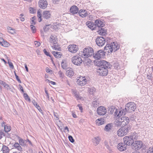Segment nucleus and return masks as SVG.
<instances>
[{
    "instance_id": "56",
    "label": "nucleus",
    "mask_w": 153,
    "mask_h": 153,
    "mask_svg": "<svg viewBox=\"0 0 153 153\" xmlns=\"http://www.w3.org/2000/svg\"><path fill=\"white\" fill-rule=\"evenodd\" d=\"M46 81H48L49 82V83H50L52 85H55L56 84L55 82L52 81H50L49 79H46Z\"/></svg>"
},
{
    "instance_id": "50",
    "label": "nucleus",
    "mask_w": 153,
    "mask_h": 153,
    "mask_svg": "<svg viewBox=\"0 0 153 153\" xmlns=\"http://www.w3.org/2000/svg\"><path fill=\"white\" fill-rule=\"evenodd\" d=\"M49 26H50L49 25H46L45 26L44 28V31L45 32H46L49 29V27H48Z\"/></svg>"
},
{
    "instance_id": "31",
    "label": "nucleus",
    "mask_w": 153,
    "mask_h": 153,
    "mask_svg": "<svg viewBox=\"0 0 153 153\" xmlns=\"http://www.w3.org/2000/svg\"><path fill=\"white\" fill-rule=\"evenodd\" d=\"M18 138H19V144L22 146H26V141L25 140H24L19 137Z\"/></svg>"
},
{
    "instance_id": "3",
    "label": "nucleus",
    "mask_w": 153,
    "mask_h": 153,
    "mask_svg": "<svg viewBox=\"0 0 153 153\" xmlns=\"http://www.w3.org/2000/svg\"><path fill=\"white\" fill-rule=\"evenodd\" d=\"M129 122V120L128 117L123 116L117 118L115 120L114 123L116 126H119L122 125H127Z\"/></svg>"
},
{
    "instance_id": "9",
    "label": "nucleus",
    "mask_w": 153,
    "mask_h": 153,
    "mask_svg": "<svg viewBox=\"0 0 153 153\" xmlns=\"http://www.w3.org/2000/svg\"><path fill=\"white\" fill-rule=\"evenodd\" d=\"M68 51L71 53H75L79 50L78 46L75 44H71L68 47Z\"/></svg>"
},
{
    "instance_id": "1",
    "label": "nucleus",
    "mask_w": 153,
    "mask_h": 153,
    "mask_svg": "<svg viewBox=\"0 0 153 153\" xmlns=\"http://www.w3.org/2000/svg\"><path fill=\"white\" fill-rule=\"evenodd\" d=\"M96 65L99 66L97 72L100 75L106 76L108 73L107 68L108 62L105 60H96L95 61Z\"/></svg>"
},
{
    "instance_id": "19",
    "label": "nucleus",
    "mask_w": 153,
    "mask_h": 153,
    "mask_svg": "<svg viewBox=\"0 0 153 153\" xmlns=\"http://www.w3.org/2000/svg\"><path fill=\"white\" fill-rule=\"evenodd\" d=\"M0 44L2 46L7 47L10 45V44L7 41L4 40L3 38L0 37Z\"/></svg>"
},
{
    "instance_id": "36",
    "label": "nucleus",
    "mask_w": 153,
    "mask_h": 153,
    "mask_svg": "<svg viewBox=\"0 0 153 153\" xmlns=\"http://www.w3.org/2000/svg\"><path fill=\"white\" fill-rule=\"evenodd\" d=\"M51 38L52 39V43H57V38L56 37V36H51Z\"/></svg>"
},
{
    "instance_id": "59",
    "label": "nucleus",
    "mask_w": 153,
    "mask_h": 153,
    "mask_svg": "<svg viewBox=\"0 0 153 153\" xmlns=\"http://www.w3.org/2000/svg\"><path fill=\"white\" fill-rule=\"evenodd\" d=\"M45 70L46 72L47 73H50L52 71L48 67L46 68Z\"/></svg>"
},
{
    "instance_id": "62",
    "label": "nucleus",
    "mask_w": 153,
    "mask_h": 153,
    "mask_svg": "<svg viewBox=\"0 0 153 153\" xmlns=\"http://www.w3.org/2000/svg\"><path fill=\"white\" fill-rule=\"evenodd\" d=\"M61 56L63 57V56H62V54L61 52H58V57L60 58L61 57Z\"/></svg>"
},
{
    "instance_id": "64",
    "label": "nucleus",
    "mask_w": 153,
    "mask_h": 153,
    "mask_svg": "<svg viewBox=\"0 0 153 153\" xmlns=\"http://www.w3.org/2000/svg\"><path fill=\"white\" fill-rule=\"evenodd\" d=\"M5 124V123L3 121L1 123V126L2 127H4L5 126H6Z\"/></svg>"
},
{
    "instance_id": "39",
    "label": "nucleus",
    "mask_w": 153,
    "mask_h": 153,
    "mask_svg": "<svg viewBox=\"0 0 153 153\" xmlns=\"http://www.w3.org/2000/svg\"><path fill=\"white\" fill-rule=\"evenodd\" d=\"M24 97L26 100H27L29 102H30V97L28 96V95L26 93H25L24 94Z\"/></svg>"
},
{
    "instance_id": "44",
    "label": "nucleus",
    "mask_w": 153,
    "mask_h": 153,
    "mask_svg": "<svg viewBox=\"0 0 153 153\" xmlns=\"http://www.w3.org/2000/svg\"><path fill=\"white\" fill-rule=\"evenodd\" d=\"M32 103L37 108H38L39 109H40V106L39 105L37 104V102H36V101L34 100H33L32 101Z\"/></svg>"
},
{
    "instance_id": "46",
    "label": "nucleus",
    "mask_w": 153,
    "mask_h": 153,
    "mask_svg": "<svg viewBox=\"0 0 153 153\" xmlns=\"http://www.w3.org/2000/svg\"><path fill=\"white\" fill-rule=\"evenodd\" d=\"M147 153H153V146L149 148L147 150Z\"/></svg>"
},
{
    "instance_id": "48",
    "label": "nucleus",
    "mask_w": 153,
    "mask_h": 153,
    "mask_svg": "<svg viewBox=\"0 0 153 153\" xmlns=\"http://www.w3.org/2000/svg\"><path fill=\"white\" fill-rule=\"evenodd\" d=\"M8 64H9V66L10 68L13 69L14 68V67L13 63L9 61L8 62Z\"/></svg>"
},
{
    "instance_id": "47",
    "label": "nucleus",
    "mask_w": 153,
    "mask_h": 153,
    "mask_svg": "<svg viewBox=\"0 0 153 153\" xmlns=\"http://www.w3.org/2000/svg\"><path fill=\"white\" fill-rule=\"evenodd\" d=\"M43 52L46 55H47V56H49L50 57H51V56L50 55L49 53L48 52H47L46 49H44Z\"/></svg>"
},
{
    "instance_id": "43",
    "label": "nucleus",
    "mask_w": 153,
    "mask_h": 153,
    "mask_svg": "<svg viewBox=\"0 0 153 153\" xmlns=\"http://www.w3.org/2000/svg\"><path fill=\"white\" fill-rule=\"evenodd\" d=\"M51 28L54 30H56L57 28V23L56 22L54 23L51 26Z\"/></svg>"
},
{
    "instance_id": "4",
    "label": "nucleus",
    "mask_w": 153,
    "mask_h": 153,
    "mask_svg": "<svg viewBox=\"0 0 153 153\" xmlns=\"http://www.w3.org/2000/svg\"><path fill=\"white\" fill-rule=\"evenodd\" d=\"M129 130V127L128 126H122L117 131V134L118 137H122L128 133Z\"/></svg>"
},
{
    "instance_id": "61",
    "label": "nucleus",
    "mask_w": 153,
    "mask_h": 153,
    "mask_svg": "<svg viewBox=\"0 0 153 153\" xmlns=\"http://www.w3.org/2000/svg\"><path fill=\"white\" fill-rule=\"evenodd\" d=\"M19 86L20 89L21 91L23 93L24 92V91L23 90V89L22 87L20 84L19 85Z\"/></svg>"
},
{
    "instance_id": "49",
    "label": "nucleus",
    "mask_w": 153,
    "mask_h": 153,
    "mask_svg": "<svg viewBox=\"0 0 153 153\" xmlns=\"http://www.w3.org/2000/svg\"><path fill=\"white\" fill-rule=\"evenodd\" d=\"M15 75L16 80L19 82L20 83H21L22 82L19 79V76L17 75L15 72Z\"/></svg>"
},
{
    "instance_id": "45",
    "label": "nucleus",
    "mask_w": 153,
    "mask_h": 153,
    "mask_svg": "<svg viewBox=\"0 0 153 153\" xmlns=\"http://www.w3.org/2000/svg\"><path fill=\"white\" fill-rule=\"evenodd\" d=\"M37 13L38 17L39 18V19H38V21L40 22L42 21V19H41V14L39 10L37 11Z\"/></svg>"
},
{
    "instance_id": "13",
    "label": "nucleus",
    "mask_w": 153,
    "mask_h": 153,
    "mask_svg": "<svg viewBox=\"0 0 153 153\" xmlns=\"http://www.w3.org/2000/svg\"><path fill=\"white\" fill-rule=\"evenodd\" d=\"M106 110L105 108L102 106L99 107L97 110V114L100 115H103L105 114L106 113Z\"/></svg>"
},
{
    "instance_id": "18",
    "label": "nucleus",
    "mask_w": 153,
    "mask_h": 153,
    "mask_svg": "<svg viewBox=\"0 0 153 153\" xmlns=\"http://www.w3.org/2000/svg\"><path fill=\"white\" fill-rule=\"evenodd\" d=\"M79 11L78 8L76 5H73L71 7L70 12L73 14L77 13Z\"/></svg>"
},
{
    "instance_id": "30",
    "label": "nucleus",
    "mask_w": 153,
    "mask_h": 153,
    "mask_svg": "<svg viewBox=\"0 0 153 153\" xmlns=\"http://www.w3.org/2000/svg\"><path fill=\"white\" fill-rule=\"evenodd\" d=\"M13 148L19 151H22V148L21 145L18 143H15L13 146Z\"/></svg>"
},
{
    "instance_id": "60",
    "label": "nucleus",
    "mask_w": 153,
    "mask_h": 153,
    "mask_svg": "<svg viewBox=\"0 0 153 153\" xmlns=\"http://www.w3.org/2000/svg\"><path fill=\"white\" fill-rule=\"evenodd\" d=\"M30 13H34V9L32 7H30Z\"/></svg>"
},
{
    "instance_id": "58",
    "label": "nucleus",
    "mask_w": 153,
    "mask_h": 153,
    "mask_svg": "<svg viewBox=\"0 0 153 153\" xmlns=\"http://www.w3.org/2000/svg\"><path fill=\"white\" fill-rule=\"evenodd\" d=\"M77 106L79 107V109L80 110L81 112H82L83 111V108L81 105L80 104H78V105Z\"/></svg>"
},
{
    "instance_id": "42",
    "label": "nucleus",
    "mask_w": 153,
    "mask_h": 153,
    "mask_svg": "<svg viewBox=\"0 0 153 153\" xmlns=\"http://www.w3.org/2000/svg\"><path fill=\"white\" fill-rule=\"evenodd\" d=\"M30 27L32 32L33 33H35L36 31V29L35 27L32 25H31Z\"/></svg>"
},
{
    "instance_id": "63",
    "label": "nucleus",
    "mask_w": 153,
    "mask_h": 153,
    "mask_svg": "<svg viewBox=\"0 0 153 153\" xmlns=\"http://www.w3.org/2000/svg\"><path fill=\"white\" fill-rule=\"evenodd\" d=\"M64 130L67 131L68 132H69V131L68 127L67 126H66L64 128Z\"/></svg>"
},
{
    "instance_id": "37",
    "label": "nucleus",
    "mask_w": 153,
    "mask_h": 153,
    "mask_svg": "<svg viewBox=\"0 0 153 153\" xmlns=\"http://www.w3.org/2000/svg\"><path fill=\"white\" fill-rule=\"evenodd\" d=\"M99 102L98 100H94L92 102V104L94 107H97L99 106Z\"/></svg>"
},
{
    "instance_id": "12",
    "label": "nucleus",
    "mask_w": 153,
    "mask_h": 153,
    "mask_svg": "<svg viewBox=\"0 0 153 153\" xmlns=\"http://www.w3.org/2000/svg\"><path fill=\"white\" fill-rule=\"evenodd\" d=\"M143 143L142 141L140 140H136L134 142L133 146L136 149L139 150L142 148L143 146Z\"/></svg>"
},
{
    "instance_id": "33",
    "label": "nucleus",
    "mask_w": 153,
    "mask_h": 153,
    "mask_svg": "<svg viewBox=\"0 0 153 153\" xmlns=\"http://www.w3.org/2000/svg\"><path fill=\"white\" fill-rule=\"evenodd\" d=\"M112 127L111 124H108L105 126L104 129L106 131H109L111 129Z\"/></svg>"
},
{
    "instance_id": "55",
    "label": "nucleus",
    "mask_w": 153,
    "mask_h": 153,
    "mask_svg": "<svg viewBox=\"0 0 153 153\" xmlns=\"http://www.w3.org/2000/svg\"><path fill=\"white\" fill-rule=\"evenodd\" d=\"M52 53L56 58L57 57V51L55 52L54 51H52Z\"/></svg>"
},
{
    "instance_id": "11",
    "label": "nucleus",
    "mask_w": 153,
    "mask_h": 153,
    "mask_svg": "<svg viewBox=\"0 0 153 153\" xmlns=\"http://www.w3.org/2000/svg\"><path fill=\"white\" fill-rule=\"evenodd\" d=\"M105 55V52L102 50H100L94 55V57L95 59H99Z\"/></svg>"
},
{
    "instance_id": "22",
    "label": "nucleus",
    "mask_w": 153,
    "mask_h": 153,
    "mask_svg": "<svg viewBox=\"0 0 153 153\" xmlns=\"http://www.w3.org/2000/svg\"><path fill=\"white\" fill-rule=\"evenodd\" d=\"M51 14L49 10H46L43 12L42 15L43 17L46 19H48L51 17Z\"/></svg>"
},
{
    "instance_id": "32",
    "label": "nucleus",
    "mask_w": 153,
    "mask_h": 153,
    "mask_svg": "<svg viewBox=\"0 0 153 153\" xmlns=\"http://www.w3.org/2000/svg\"><path fill=\"white\" fill-rule=\"evenodd\" d=\"M100 140V139L99 137H95L93 139V143L96 145L98 144L99 143Z\"/></svg>"
},
{
    "instance_id": "5",
    "label": "nucleus",
    "mask_w": 153,
    "mask_h": 153,
    "mask_svg": "<svg viewBox=\"0 0 153 153\" xmlns=\"http://www.w3.org/2000/svg\"><path fill=\"white\" fill-rule=\"evenodd\" d=\"M94 53L93 49L89 47L85 48L83 51L82 56L88 58L92 56Z\"/></svg>"
},
{
    "instance_id": "29",
    "label": "nucleus",
    "mask_w": 153,
    "mask_h": 153,
    "mask_svg": "<svg viewBox=\"0 0 153 153\" xmlns=\"http://www.w3.org/2000/svg\"><path fill=\"white\" fill-rule=\"evenodd\" d=\"M104 49L108 53H111L113 51V49L110 44H107L104 47Z\"/></svg>"
},
{
    "instance_id": "2",
    "label": "nucleus",
    "mask_w": 153,
    "mask_h": 153,
    "mask_svg": "<svg viewBox=\"0 0 153 153\" xmlns=\"http://www.w3.org/2000/svg\"><path fill=\"white\" fill-rule=\"evenodd\" d=\"M138 138V136L136 133H133L132 134L125 136L123 139V141L124 144L126 145L131 146L134 143V140H136Z\"/></svg>"
},
{
    "instance_id": "40",
    "label": "nucleus",
    "mask_w": 153,
    "mask_h": 153,
    "mask_svg": "<svg viewBox=\"0 0 153 153\" xmlns=\"http://www.w3.org/2000/svg\"><path fill=\"white\" fill-rule=\"evenodd\" d=\"M61 66L63 69H66L67 68V65L66 62L63 61L61 63Z\"/></svg>"
},
{
    "instance_id": "24",
    "label": "nucleus",
    "mask_w": 153,
    "mask_h": 153,
    "mask_svg": "<svg viewBox=\"0 0 153 153\" xmlns=\"http://www.w3.org/2000/svg\"><path fill=\"white\" fill-rule=\"evenodd\" d=\"M66 74L68 76L71 77L74 75V72L73 69L71 68L66 71Z\"/></svg>"
},
{
    "instance_id": "27",
    "label": "nucleus",
    "mask_w": 153,
    "mask_h": 153,
    "mask_svg": "<svg viewBox=\"0 0 153 153\" xmlns=\"http://www.w3.org/2000/svg\"><path fill=\"white\" fill-rule=\"evenodd\" d=\"M115 113V116L117 117H122L121 116L124 114V110H119L116 109Z\"/></svg>"
},
{
    "instance_id": "38",
    "label": "nucleus",
    "mask_w": 153,
    "mask_h": 153,
    "mask_svg": "<svg viewBox=\"0 0 153 153\" xmlns=\"http://www.w3.org/2000/svg\"><path fill=\"white\" fill-rule=\"evenodd\" d=\"M10 130V127L8 125H6V126H4V130L6 132L9 131Z\"/></svg>"
},
{
    "instance_id": "17",
    "label": "nucleus",
    "mask_w": 153,
    "mask_h": 153,
    "mask_svg": "<svg viewBox=\"0 0 153 153\" xmlns=\"http://www.w3.org/2000/svg\"><path fill=\"white\" fill-rule=\"evenodd\" d=\"M72 92L77 100H83V98L79 96V93L77 92L76 89H72Z\"/></svg>"
},
{
    "instance_id": "7",
    "label": "nucleus",
    "mask_w": 153,
    "mask_h": 153,
    "mask_svg": "<svg viewBox=\"0 0 153 153\" xmlns=\"http://www.w3.org/2000/svg\"><path fill=\"white\" fill-rule=\"evenodd\" d=\"M71 61L73 64L79 66L81 64L82 60L80 56L78 55H75L72 58Z\"/></svg>"
},
{
    "instance_id": "52",
    "label": "nucleus",
    "mask_w": 153,
    "mask_h": 153,
    "mask_svg": "<svg viewBox=\"0 0 153 153\" xmlns=\"http://www.w3.org/2000/svg\"><path fill=\"white\" fill-rule=\"evenodd\" d=\"M4 136L5 134L3 132L0 131V139H1Z\"/></svg>"
},
{
    "instance_id": "23",
    "label": "nucleus",
    "mask_w": 153,
    "mask_h": 153,
    "mask_svg": "<svg viewBox=\"0 0 153 153\" xmlns=\"http://www.w3.org/2000/svg\"><path fill=\"white\" fill-rule=\"evenodd\" d=\"M105 120L104 118H100L96 120L95 123L97 125L100 126L104 124Z\"/></svg>"
},
{
    "instance_id": "20",
    "label": "nucleus",
    "mask_w": 153,
    "mask_h": 153,
    "mask_svg": "<svg viewBox=\"0 0 153 153\" xmlns=\"http://www.w3.org/2000/svg\"><path fill=\"white\" fill-rule=\"evenodd\" d=\"M79 14L82 17H85L88 15L87 11L85 10L81 9L79 11Z\"/></svg>"
},
{
    "instance_id": "28",
    "label": "nucleus",
    "mask_w": 153,
    "mask_h": 153,
    "mask_svg": "<svg viewBox=\"0 0 153 153\" xmlns=\"http://www.w3.org/2000/svg\"><path fill=\"white\" fill-rule=\"evenodd\" d=\"M10 151V149L9 147L5 145L1 149V152L2 153H9Z\"/></svg>"
},
{
    "instance_id": "16",
    "label": "nucleus",
    "mask_w": 153,
    "mask_h": 153,
    "mask_svg": "<svg viewBox=\"0 0 153 153\" xmlns=\"http://www.w3.org/2000/svg\"><path fill=\"white\" fill-rule=\"evenodd\" d=\"M113 51H115L118 50L120 48L119 45L117 42H112L110 44Z\"/></svg>"
},
{
    "instance_id": "26",
    "label": "nucleus",
    "mask_w": 153,
    "mask_h": 153,
    "mask_svg": "<svg viewBox=\"0 0 153 153\" xmlns=\"http://www.w3.org/2000/svg\"><path fill=\"white\" fill-rule=\"evenodd\" d=\"M86 25L88 27L91 29V30H95L96 28L95 25L92 22L90 21H87L86 22Z\"/></svg>"
},
{
    "instance_id": "21",
    "label": "nucleus",
    "mask_w": 153,
    "mask_h": 153,
    "mask_svg": "<svg viewBox=\"0 0 153 153\" xmlns=\"http://www.w3.org/2000/svg\"><path fill=\"white\" fill-rule=\"evenodd\" d=\"M95 25L98 27H102L105 26V24L103 22L99 19H97L95 21Z\"/></svg>"
},
{
    "instance_id": "14",
    "label": "nucleus",
    "mask_w": 153,
    "mask_h": 153,
    "mask_svg": "<svg viewBox=\"0 0 153 153\" xmlns=\"http://www.w3.org/2000/svg\"><path fill=\"white\" fill-rule=\"evenodd\" d=\"M127 146L125 144L121 142L118 144L117 148L121 152L123 151L126 150Z\"/></svg>"
},
{
    "instance_id": "41",
    "label": "nucleus",
    "mask_w": 153,
    "mask_h": 153,
    "mask_svg": "<svg viewBox=\"0 0 153 153\" xmlns=\"http://www.w3.org/2000/svg\"><path fill=\"white\" fill-rule=\"evenodd\" d=\"M57 43H53L51 47L53 50H56L57 49Z\"/></svg>"
},
{
    "instance_id": "51",
    "label": "nucleus",
    "mask_w": 153,
    "mask_h": 153,
    "mask_svg": "<svg viewBox=\"0 0 153 153\" xmlns=\"http://www.w3.org/2000/svg\"><path fill=\"white\" fill-rule=\"evenodd\" d=\"M35 19V18L34 17H32L30 19V23L31 24H35V22L34 21V20Z\"/></svg>"
},
{
    "instance_id": "35",
    "label": "nucleus",
    "mask_w": 153,
    "mask_h": 153,
    "mask_svg": "<svg viewBox=\"0 0 153 153\" xmlns=\"http://www.w3.org/2000/svg\"><path fill=\"white\" fill-rule=\"evenodd\" d=\"M7 29L8 31L11 34H13L16 33L15 30L11 27H7Z\"/></svg>"
},
{
    "instance_id": "8",
    "label": "nucleus",
    "mask_w": 153,
    "mask_h": 153,
    "mask_svg": "<svg viewBox=\"0 0 153 153\" xmlns=\"http://www.w3.org/2000/svg\"><path fill=\"white\" fill-rule=\"evenodd\" d=\"M87 81V80L85 77L80 76L77 77L76 82L78 85L83 86L86 85Z\"/></svg>"
},
{
    "instance_id": "53",
    "label": "nucleus",
    "mask_w": 153,
    "mask_h": 153,
    "mask_svg": "<svg viewBox=\"0 0 153 153\" xmlns=\"http://www.w3.org/2000/svg\"><path fill=\"white\" fill-rule=\"evenodd\" d=\"M68 138L69 140L72 143H73L74 140L73 139V137L71 136H68Z\"/></svg>"
},
{
    "instance_id": "34",
    "label": "nucleus",
    "mask_w": 153,
    "mask_h": 153,
    "mask_svg": "<svg viewBox=\"0 0 153 153\" xmlns=\"http://www.w3.org/2000/svg\"><path fill=\"white\" fill-rule=\"evenodd\" d=\"M0 84L3 85L4 88L7 89H8L9 87L8 85L5 82L2 81L1 80H0Z\"/></svg>"
},
{
    "instance_id": "6",
    "label": "nucleus",
    "mask_w": 153,
    "mask_h": 153,
    "mask_svg": "<svg viewBox=\"0 0 153 153\" xmlns=\"http://www.w3.org/2000/svg\"><path fill=\"white\" fill-rule=\"evenodd\" d=\"M136 108V105L133 102H130L127 103L125 108L126 111L129 113L134 111Z\"/></svg>"
},
{
    "instance_id": "25",
    "label": "nucleus",
    "mask_w": 153,
    "mask_h": 153,
    "mask_svg": "<svg viewBox=\"0 0 153 153\" xmlns=\"http://www.w3.org/2000/svg\"><path fill=\"white\" fill-rule=\"evenodd\" d=\"M97 32L100 35L105 36L107 34V30L104 28H101L99 29Z\"/></svg>"
},
{
    "instance_id": "10",
    "label": "nucleus",
    "mask_w": 153,
    "mask_h": 153,
    "mask_svg": "<svg viewBox=\"0 0 153 153\" xmlns=\"http://www.w3.org/2000/svg\"><path fill=\"white\" fill-rule=\"evenodd\" d=\"M96 42L97 45L100 46L104 45L105 43V40L104 38L102 37H98L96 40Z\"/></svg>"
},
{
    "instance_id": "54",
    "label": "nucleus",
    "mask_w": 153,
    "mask_h": 153,
    "mask_svg": "<svg viewBox=\"0 0 153 153\" xmlns=\"http://www.w3.org/2000/svg\"><path fill=\"white\" fill-rule=\"evenodd\" d=\"M34 44L36 47L39 46L40 45V43L39 42L36 41L34 42Z\"/></svg>"
},
{
    "instance_id": "57",
    "label": "nucleus",
    "mask_w": 153,
    "mask_h": 153,
    "mask_svg": "<svg viewBox=\"0 0 153 153\" xmlns=\"http://www.w3.org/2000/svg\"><path fill=\"white\" fill-rule=\"evenodd\" d=\"M60 77H61V78H62L64 76V74H63L61 72V71H60L59 72V73Z\"/></svg>"
},
{
    "instance_id": "15",
    "label": "nucleus",
    "mask_w": 153,
    "mask_h": 153,
    "mask_svg": "<svg viewBox=\"0 0 153 153\" xmlns=\"http://www.w3.org/2000/svg\"><path fill=\"white\" fill-rule=\"evenodd\" d=\"M39 4L40 8L45 9L47 7L48 3L46 0H40L39 1Z\"/></svg>"
}]
</instances>
